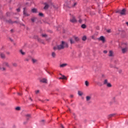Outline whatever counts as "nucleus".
Returning a JSON list of instances; mask_svg holds the SVG:
<instances>
[{"label":"nucleus","mask_w":128,"mask_h":128,"mask_svg":"<svg viewBox=\"0 0 128 128\" xmlns=\"http://www.w3.org/2000/svg\"><path fill=\"white\" fill-rule=\"evenodd\" d=\"M76 6V2L73 5V6Z\"/></svg>","instance_id":"58836bf2"},{"label":"nucleus","mask_w":128,"mask_h":128,"mask_svg":"<svg viewBox=\"0 0 128 128\" xmlns=\"http://www.w3.org/2000/svg\"><path fill=\"white\" fill-rule=\"evenodd\" d=\"M104 54H107V53H108V51H106V50H104Z\"/></svg>","instance_id":"e433bc0d"},{"label":"nucleus","mask_w":128,"mask_h":128,"mask_svg":"<svg viewBox=\"0 0 128 128\" xmlns=\"http://www.w3.org/2000/svg\"><path fill=\"white\" fill-rule=\"evenodd\" d=\"M69 110H70V109H69Z\"/></svg>","instance_id":"c03bdc74"},{"label":"nucleus","mask_w":128,"mask_h":128,"mask_svg":"<svg viewBox=\"0 0 128 128\" xmlns=\"http://www.w3.org/2000/svg\"><path fill=\"white\" fill-rule=\"evenodd\" d=\"M106 86L108 88H112V84H110V83L107 84Z\"/></svg>","instance_id":"a211bd4d"},{"label":"nucleus","mask_w":128,"mask_h":128,"mask_svg":"<svg viewBox=\"0 0 128 128\" xmlns=\"http://www.w3.org/2000/svg\"><path fill=\"white\" fill-rule=\"evenodd\" d=\"M42 36H43V38H46V34H42Z\"/></svg>","instance_id":"c756f323"},{"label":"nucleus","mask_w":128,"mask_h":128,"mask_svg":"<svg viewBox=\"0 0 128 128\" xmlns=\"http://www.w3.org/2000/svg\"><path fill=\"white\" fill-rule=\"evenodd\" d=\"M26 116L27 118H30V114H27V115Z\"/></svg>","instance_id":"72a5a7b5"},{"label":"nucleus","mask_w":128,"mask_h":128,"mask_svg":"<svg viewBox=\"0 0 128 128\" xmlns=\"http://www.w3.org/2000/svg\"><path fill=\"white\" fill-rule=\"evenodd\" d=\"M32 12H36V8H33L32 10Z\"/></svg>","instance_id":"5701e85b"},{"label":"nucleus","mask_w":128,"mask_h":128,"mask_svg":"<svg viewBox=\"0 0 128 128\" xmlns=\"http://www.w3.org/2000/svg\"><path fill=\"white\" fill-rule=\"evenodd\" d=\"M126 24H127V26H128V22H126Z\"/></svg>","instance_id":"37998d69"},{"label":"nucleus","mask_w":128,"mask_h":128,"mask_svg":"<svg viewBox=\"0 0 128 128\" xmlns=\"http://www.w3.org/2000/svg\"><path fill=\"white\" fill-rule=\"evenodd\" d=\"M32 62H36V59H32Z\"/></svg>","instance_id":"bb28decb"},{"label":"nucleus","mask_w":128,"mask_h":128,"mask_svg":"<svg viewBox=\"0 0 128 128\" xmlns=\"http://www.w3.org/2000/svg\"><path fill=\"white\" fill-rule=\"evenodd\" d=\"M85 84H86V86H88L90 84L88 83V82L86 81L85 82Z\"/></svg>","instance_id":"412c9836"},{"label":"nucleus","mask_w":128,"mask_h":128,"mask_svg":"<svg viewBox=\"0 0 128 128\" xmlns=\"http://www.w3.org/2000/svg\"><path fill=\"white\" fill-rule=\"evenodd\" d=\"M40 82H44V84H46L48 82V80L46 78H42L40 80Z\"/></svg>","instance_id":"39448f33"},{"label":"nucleus","mask_w":128,"mask_h":128,"mask_svg":"<svg viewBox=\"0 0 128 128\" xmlns=\"http://www.w3.org/2000/svg\"><path fill=\"white\" fill-rule=\"evenodd\" d=\"M92 38L93 40H94V36H92Z\"/></svg>","instance_id":"4c0bfd02"},{"label":"nucleus","mask_w":128,"mask_h":128,"mask_svg":"<svg viewBox=\"0 0 128 128\" xmlns=\"http://www.w3.org/2000/svg\"><path fill=\"white\" fill-rule=\"evenodd\" d=\"M70 22L74 24V22H76L77 20H76V17H74V16H72L70 17Z\"/></svg>","instance_id":"7ed1b4c3"},{"label":"nucleus","mask_w":128,"mask_h":128,"mask_svg":"<svg viewBox=\"0 0 128 128\" xmlns=\"http://www.w3.org/2000/svg\"><path fill=\"white\" fill-rule=\"evenodd\" d=\"M24 16H28V14H26V8H24Z\"/></svg>","instance_id":"6e6552de"},{"label":"nucleus","mask_w":128,"mask_h":128,"mask_svg":"<svg viewBox=\"0 0 128 128\" xmlns=\"http://www.w3.org/2000/svg\"><path fill=\"white\" fill-rule=\"evenodd\" d=\"M78 96H82L84 94V93L81 91H78Z\"/></svg>","instance_id":"dca6fc26"},{"label":"nucleus","mask_w":128,"mask_h":128,"mask_svg":"<svg viewBox=\"0 0 128 128\" xmlns=\"http://www.w3.org/2000/svg\"><path fill=\"white\" fill-rule=\"evenodd\" d=\"M64 48H68V42L62 41V44L60 45L54 46V50H60Z\"/></svg>","instance_id":"f257e3e1"},{"label":"nucleus","mask_w":128,"mask_h":128,"mask_svg":"<svg viewBox=\"0 0 128 128\" xmlns=\"http://www.w3.org/2000/svg\"><path fill=\"white\" fill-rule=\"evenodd\" d=\"M15 110H20V106L16 107L15 108Z\"/></svg>","instance_id":"b1692460"},{"label":"nucleus","mask_w":128,"mask_h":128,"mask_svg":"<svg viewBox=\"0 0 128 128\" xmlns=\"http://www.w3.org/2000/svg\"><path fill=\"white\" fill-rule=\"evenodd\" d=\"M18 96H22V94L21 93H18Z\"/></svg>","instance_id":"ea45409f"},{"label":"nucleus","mask_w":128,"mask_h":128,"mask_svg":"<svg viewBox=\"0 0 128 128\" xmlns=\"http://www.w3.org/2000/svg\"><path fill=\"white\" fill-rule=\"evenodd\" d=\"M59 80H66V77L64 76H62L59 78Z\"/></svg>","instance_id":"9d476101"},{"label":"nucleus","mask_w":128,"mask_h":128,"mask_svg":"<svg viewBox=\"0 0 128 128\" xmlns=\"http://www.w3.org/2000/svg\"><path fill=\"white\" fill-rule=\"evenodd\" d=\"M106 32H108V34H110V29L108 30H106Z\"/></svg>","instance_id":"7c9ffc66"},{"label":"nucleus","mask_w":128,"mask_h":128,"mask_svg":"<svg viewBox=\"0 0 128 128\" xmlns=\"http://www.w3.org/2000/svg\"><path fill=\"white\" fill-rule=\"evenodd\" d=\"M1 70H6V68H3Z\"/></svg>","instance_id":"c9c22d12"},{"label":"nucleus","mask_w":128,"mask_h":128,"mask_svg":"<svg viewBox=\"0 0 128 128\" xmlns=\"http://www.w3.org/2000/svg\"><path fill=\"white\" fill-rule=\"evenodd\" d=\"M0 56H1V58H4L5 56L4 54V53H1Z\"/></svg>","instance_id":"aec40b11"},{"label":"nucleus","mask_w":128,"mask_h":128,"mask_svg":"<svg viewBox=\"0 0 128 128\" xmlns=\"http://www.w3.org/2000/svg\"><path fill=\"white\" fill-rule=\"evenodd\" d=\"M73 38L76 40V42H78V40H80V38L78 36H74Z\"/></svg>","instance_id":"423d86ee"},{"label":"nucleus","mask_w":128,"mask_h":128,"mask_svg":"<svg viewBox=\"0 0 128 128\" xmlns=\"http://www.w3.org/2000/svg\"><path fill=\"white\" fill-rule=\"evenodd\" d=\"M82 40H86V36H84L82 38Z\"/></svg>","instance_id":"4be33fe9"},{"label":"nucleus","mask_w":128,"mask_h":128,"mask_svg":"<svg viewBox=\"0 0 128 128\" xmlns=\"http://www.w3.org/2000/svg\"><path fill=\"white\" fill-rule=\"evenodd\" d=\"M20 52L22 54V56H24V54H26V52L22 51V50H20Z\"/></svg>","instance_id":"f3484780"},{"label":"nucleus","mask_w":128,"mask_h":128,"mask_svg":"<svg viewBox=\"0 0 128 128\" xmlns=\"http://www.w3.org/2000/svg\"><path fill=\"white\" fill-rule=\"evenodd\" d=\"M79 22H82V20H79Z\"/></svg>","instance_id":"79ce46f5"},{"label":"nucleus","mask_w":128,"mask_h":128,"mask_svg":"<svg viewBox=\"0 0 128 128\" xmlns=\"http://www.w3.org/2000/svg\"><path fill=\"white\" fill-rule=\"evenodd\" d=\"M108 82V80H105L104 81V84L107 85Z\"/></svg>","instance_id":"393cba45"},{"label":"nucleus","mask_w":128,"mask_h":128,"mask_svg":"<svg viewBox=\"0 0 128 128\" xmlns=\"http://www.w3.org/2000/svg\"><path fill=\"white\" fill-rule=\"evenodd\" d=\"M61 128H64V126H62V125H61Z\"/></svg>","instance_id":"a19ab883"},{"label":"nucleus","mask_w":128,"mask_h":128,"mask_svg":"<svg viewBox=\"0 0 128 128\" xmlns=\"http://www.w3.org/2000/svg\"><path fill=\"white\" fill-rule=\"evenodd\" d=\"M36 20V18H32V22H34Z\"/></svg>","instance_id":"c85d7f7f"},{"label":"nucleus","mask_w":128,"mask_h":128,"mask_svg":"<svg viewBox=\"0 0 128 128\" xmlns=\"http://www.w3.org/2000/svg\"><path fill=\"white\" fill-rule=\"evenodd\" d=\"M68 66L67 64H63L60 65V68H64Z\"/></svg>","instance_id":"1a4fd4ad"},{"label":"nucleus","mask_w":128,"mask_h":128,"mask_svg":"<svg viewBox=\"0 0 128 128\" xmlns=\"http://www.w3.org/2000/svg\"><path fill=\"white\" fill-rule=\"evenodd\" d=\"M90 98H92V96H87L86 97V100L87 102H88V100H90Z\"/></svg>","instance_id":"f8f14e48"},{"label":"nucleus","mask_w":128,"mask_h":128,"mask_svg":"<svg viewBox=\"0 0 128 128\" xmlns=\"http://www.w3.org/2000/svg\"><path fill=\"white\" fill-rule=\"evenodd\" d=\"M114 56V52H112V51L110 50L109 52V56Z\"/></svg>","instance_id":"ddd939ff"},{"label":"nucleus","mask_w":128,"mask_h":128,"mask_svg":"<svg viewBox=\"0 0 128 128\" xmlns=\"http://www.w3.org/2000/svg\"><path fill=\"white\" fill-rule=\"evenodd\" d=\"M12 66H16L18 64H16V63H12Z\"/></svg>","instance_id":"cd10ccee"},{"label":"nucleus","mask_w":128,"mask_h":128,"mask_svg":"<svg viewBox=\"0 0 128 128\" xmlns=\"http://www.w3.org/2000/svg\"><path fill=\"white\" fill-rule=\"evenodd\" d=\"M44 4L45 6L44 7V10H48V4L46 3H45Z\"/></svg>","instance_id":"9b49d317"},{"label":"nucleus","mask_w":128,"mask_h":128,"mask_svg":"<svg viewBox=\"0 0 128 128\" xmlns=\"http://www.w3.org/2000/svg\"><path fill=\"white\" fill-rule=\"evenodd\" d=\"M17 10V12H20V8H18L17 10Z\"/></svg>","instance_id":"f704fd0d"},{"label":"nucleus","mask_w":128,"mask_h":128,"mask_svg":"<svg viewBox=\"0 0 128 128\" xmlns=\"http://www.w3.org/2000/svg\"><path fill=\"white\" fill-rule=\"evenodd\" d=\"M98 40H100L102 42L104 43L106 42V38L104 36H101L98 38Z\"/></svg>","instance_id":"20e7f679"},{"label":"nucleus","mask_w":128,"mask_h":128,"mask_svg":"<svg viewBox=\"0 0 128 128\" xmlns=\"http://www.w3.org/2000/svg\"><path fill=\"white\" fill-rule=\"evenodd\" d=\"M4 66H8V63L5 62L4 63Z\"/></svg>","instance_id":"6ab92c4d"},{"label":"nucleus","mask_w":128,"mask_h":128,"mask_svg":"<svg viewBox=\"0 0 128 128\" xmlns=\"http://www.w3.org/2000/svg\"><path fill=\"white\" fill-rule=\"evenodd\" d=\"M82 28H86V24H82Z\"/></svg>","instance_id":"a878e982"},{"label":"nucleus","mask_w":128,"mask_h":128,"mask_svg":"<svg viewBox=\"0 0 128 128\" xmlns=\"http://www.w3.org/2000/svg\"><path fill=\"white\" fill-rule=\"evenodd\" d=\"M39 16H43L42 13H40Z\"/></svg>","instance_id":"2f4dec72"},{"label":"nucleus","mask_w":128,"mask_h":128,"mask_svg":"<svg viewBox=\"0 0 128 128\" xmlns=\"http://www.w3.org/2000/svg\"><path fill=\"white\" fill-rule=\"evenodd\" d=\"M39 92H40V90H37L36 91V94H38Z\"/></svg>","instance_id":"473e14b6"},{"label":"nucleus","mask_w":128,"mask_h":128,"mask_svg":"<svg viewBox=\"0 0 128 128\" xmlns=\"http://www.w3.org/2000/svg\"><path fill=\"white\" fill-rule=\"evenodd\" d=\"M70 42L71 44H74V38H70Z\"/></svg>","instance_id":"4468645a"},{"label":"nucleus","mask_w":128,"mask_h":128,"mask_svg":"<svg viewBox=\"0 0 128 128\" xmlns=\"http://www.w3.org/2000/svg\"><path fill=\"white\" fill-rule=\"evenodd\" d=\"M52 56L53 58H56V52H52Z\"/></svg>","instance_id":"2eb2a0df"},{"label":"nucleus","mask_w":128,"mask_h":128,"mask_svg":"<svg viewBox=\"0 0 128 128\" xmlns=\"http://www.w3.org/2000/svg\"><path fill=\"white\" fill-rule=\"evenodd\" d=\"M127 50H128V48H122V52L123 54H125V52H126Z\"/></svg>","instance_id":"0eeeda50"},{"label":"nucleus","mask_w":128,"mask_h":128,"mask_svg":"<svg viewBox=\"0 0 128 128\" xmlns=\"http://www.w3.org/2000/svg\"><path fill=\"white\" fill-rule=\"evenodd\" d=\"M116 12L120 14L121 16H124L126 14V9H123L122 10H118Z\"/></svg>","instance_id":"f03ea898"}]
</instances>
